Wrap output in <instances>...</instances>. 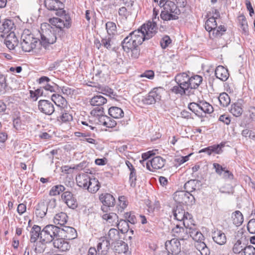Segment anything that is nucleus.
Masks as SVG:
<instances>
[{"instance_id":"nucleus-51","label":"nucleus","mask_w":255,"mask_h":255,"mask_svg":"<svg viewBox=\"0 0 255 255\" xmlns=\"http://www.w3.org/2000/svg\"><path fill=\"white\" fill-rule=\"evenodd\" d=\"M116 226H117L118 229L122 233L127 232L129 229L128 223L125 219H121L120 221L118 220V222Z\"/></svg>"},{"instance_id":"nucleus-39","label":"nucleus","mask_w":255,"mask_h":255,"mask_svg":"<svg viewBox=\"0 0 255 255\" xmlns=\"http://www.w3.org/2000/svg\"><path fill=\"white\" fill-rule=\"evenodd\" d=\"M216 18L214 16H212L208 18L205 22V27L207 31L209 32L210 35L211 36V32L212 30L214 28H216L217 26V23L216 21Z\"/></svg>"},{"instance_id":"nucleus-26","label":"nucleus","mask_w":255,"mask_h":255,"mask_svg":"<svg viewBox=\"0 0 255 255\" xmlns=\"http://www.w3.org/2000/svg\"><path fill=\"white\" fill-rule=\"evenodd\" d=\"M102 218L107 224L115 226L118 222V216L115 213H105L102 215Z\"/></svg>"},{"instance_id":"nucleus-55","label":"nucleus","mask_w":255,"mask_h":255,"mask_svg":"<svg viewBox=\"0 0 255 255\" xmlns=\"http://www.w3.org/2000/svg\"><path fill=\"white\" fill-rule=\"evenodd\" d=\"M245 247L244 244L242 245V242L239 240L234 244L233 248V252L235 254H241Z\"/></svg>"},{"instance_id":"nucleus-14","label":"nucleus","mask_w":255,"mask_h":255,"mask_svg":"<svg viewBox=\"0 0 255 255\" xmlns=\"http://www.w3.org/2000/svg\"><path fill=\"white\" fill-rule=\"evenodd\" d=\"M183 228L177 225L175 227L172 229L171 231L172 235L178 240H187L189 238V228L187 227Z\"/></svg>"},{"instance_id":"nucleus-12","label":"nucleus","mask_w":255,"mask_h":255,"mask_svg":"<svg viewBox=\"0 0 255 255\" xmlns=\"http://www.w3.org/2000/svg\"><path fill=\"white\" fill-rule=\"evenodd\" d=\"M98 255H109L110 251V241L106 237H103L99 239L97 246Z\"/></svg>"},{"instance_id":"nucleus-35","label":"nucleus","mask_w":255,"mask_h":255,"mask_svg":"<svg viewBox=\"0 0 255 255\" xmlns=\"http://www.w3.org/2000/svg\"><path fill=\"white\" fill-rule=\"evenodd\" d=\"M109 114L113 118L120 119L124 116V113L122 109L118 107H112L109 108Z\"/></svg>"},{"instance_id":"nucleus-54","label":"nucleus","mask_w":255,"mask_h":255,"mask_svg":"<svg viewBox=\"0 0 255 255\" xmlns=\"http://www.w3.org/2000/svg\"><path fill=\"white\" fill-rule=\"evenodd\" d=\"M108 69L105 65H102L99 68L96 69L95 70V77L97 78H103L106 75V71Z\"/></svg>"},{"instance_id":"nucleus-44","label":"nucleus","mask_w":255,"mask_h":255,"mask_svg":"<svg viewBox=\"0 0 255 255\" xmlns=\"http://www.w3.org/2000/svg\"><path fill=\"white\" fill-rule=\"evenodd\" d=\"M230 111L234 116L238 117L242 115L243 111L241 104L236 103L232 105Z\"/></svg>"},{"instance_id":"nucleus-37","label":"nucleus","mask_w":255,"mask_h":255,"mask_svg":"<svg viewBox=\"0 0 255 255\" xmlns=\"http://www.w3.org/2000/svg\"><path fill=\"white\" fill-rule=\"evenodd\" d=\"M199 111L205 116L206 114L212 113L214 110L212 106L205 101L199 102Z\"/></svg>"},{"instance_id":"nucleus-62","label":"nucleus","mask_w":255,"mask_h":255,"mask_svg":"<svg viewBox=\"0 0 255 255\" xmlns=\"http://www.w3.org/2000/svg\"><path fill=\"white\" fill-rule=\"evenodd\" d=\"M155 153L153 150L148 151L146 152L143 153L142 154L141 157L142 160H140V163L144 165V163L146 164L147 161L146 160L149 158L152 155H154Z\"/></svg>"},{"instance_id":"nucleus-47","label":"nucleus","mask_w":255,"mask_h":255,"mask_svg":"<svg viewBox=\"0 0 255 255\" xmlns=\"http://www.w3.org/2000/svg\"><path fill=\"white\" fill-rule=\"evenodd\" d=\"M188 107L190 111L193 112L198 117L200 118L204 117V115L202 114V113L199 111V103H191L188 105Z\"/></svg>"},{"instance_id":"nucleus-41","label":"nucleus","mask_w":255,"mask_h":255,"mask_svg":"<svg viewBox=\"0 0 255 255\" xmlns=\"http://www.w3.org/2000/svg\"><path fill=\"white\" fill-rule=\"evenodd\" d=\"M233 222L236 226H240L244 221V218L242 213L240 211H236L232 215Z\"/></svg>"},{"instance_id":"nucleus-33","label":"nucleus","mask_w":255,"mask_h":255,"mask_svg":"<svg viewBox=\"0 0 255 255\" xmlns=\"http://www.w3.org/2000/svg\"><path fill=\"white\" fill-rule=\"evenodd\" d=\"M47 211V205L44 202H41L36 206L35 213L37 217L42 218L45 216Z\"/></svg>"},{"instance_id":"nucleus-17","label":"nucleus","mask_w":255,"mask_h":255,"mask_svg":"<svg viewBox=\"0 0 255 255\" xmlns=\"http://www.w3.org/2000/svg\"><path fill=\"white\" fill-rule=\"evenodd\" d=\"M225 145V142H222L218 144H214L207 147L203 148L199 151V153L206 152L208 155H210L212 153L221 154L223 152L222 148Z\"/></svg>"},{"instance_id":"nucleus-6","label":"nucleus","mask_w":255,"mask_h":255,"mask_svg":"<svg viewBox=\"0 0 255 255\" xmlns=\"http://www.w3.org/2000/svg\"><path fill=\"white\" fill-rule=\"evenodd\" d=\"M122 45L124 51L127 52L131 51V57L134 59L137 58L140 54V49L137 44H134L132 38L128 34L122 42Z\"/></svg>"},{"instance_id":"nucleus-4","label":"nucleus","mask_w":255,"mask_h":255,"mask_svg":"<svg viewBox=\"0 0 255 255\" xmlns=\"http://www.w3.org/2000/svg\"><path fill=\"white\" fill-rule=\"evenodd\" d=\"M61 229L53 225L46 226L41 232L40 242L49 243L57 237H60Z\"/></svg>"},{"instance_id":"nucleus-53","label":"nucleus","mask_w":255,"mask_h":255,"mask_svg":"<svg viewBox=\"0 0 255 255\" xmlns=\"http://www.w3.org/2000/svg\"><path fill=\"white\" fill-rule=\"evenodd\" d=\"M104 108L102 107H97L91 111V114L94 116L98 117L99 121L101 116H104Z\"/></svg>"},{"instance_id":"nucleus-45","label":"nucleus","mask_w":255,"mask_h":255,"mask_svg":"<svg viewBox=\"0 0 255 255\" xmlns=\"http://www.w3.org/2000/svg\"><path fill=\"white\" fill-rule=\"evenodd\" d=\"M195 247L201 255H210V251L205 243H195Z\"/></svg>"},{"instance_id":"nucleus-46","label":"nucleus","mask_w":255,"mask_h":255,"mask_svg":"<svg viewBox=\"0 0 255 255\" xmlns=\"http://www.w3.org/2000/svg\"><path fill=\"white\" fill-rule=\"evenodd\" d=\"M107 239L112 242H115L120 240V233L116 229H111L108 233Z\"/></svg>"},{"instance_id":"nucleus-5","label":"nucleus","mask_w":255,"mask_h":255,"mask_svg":"<svg viewBox=\"0 0 255 255\" xmlns=\"http://www.w3.org/2000/svg\"><path fill=\"white\" fill-rule=\"evenodd\" d=\"M39 39L34 37L32 34L23 33L21 37V47L24 52H30L35 49L36 45L39 43Z\"/></svg>"},{"instance_id":"nucleus-63","label":"nucleus","mask_w":255,"mask_h":255,"mask_svg":"<svg viewBox=\"0 0 255 255\" xmlns=\"http://www.w3.org/2000/svg\"><path fill=\"white\" fill-rule=\"evenodd\" d=\"M136 180V171L135 169H132L130 171L129 174V182L131 186H134L135 185V182Z\"/></svg>"},{"instance_id":"nucleus-43","label":"nucleus","mask_w":255,"mask_h":255,"mask_svg":"<svg viewBox=\"0 0 255 255\" xmlns=\"http://www.w3.org/2000/svg\"><path fill=\"white\" fill-rule=\"evenodd\" d=\"M99 90H100L101 93L108 96L112 99H116L118 97L116 92H115L113 89L108 86L100 87Z\"/></svg>"},{"instance_id":"nucleus-27","label":"nucleus","mask_w":255,"mask_h":255,"mask_svg":"<svg viewBox=\"0 0 255 255\" xmlns=\"http://www.w3.org/2000/svg\"><path fill=\"white\" fill-rule=\"evenodd\" d=\"M87 190L91 193H96L100 189L101 184L95 178H91L87 185Z\"/></svg>"},{"instance_id":"nucleus-24","label":"nucleus","mask_w":255,"mask_h":255,"mask_svg":"<svg viewBox=\"0 0 255 255\" xmlns=\"http://www.w3.org/2000/svg\"><path fill=\"white\" fill-rule=\"evenodd\" d=\"M215 74L216 77L222 81H226L229 76L228 69L221 65L216 68Z\"/></svg>"},{"instance_id":"nucleus-19","label":"nucleus","mask_w":255,"mask_h":255,"mask_svg":"<svg viewBox=\"0 0 255 255\" xmlns=\"http://www.w3.org/2000/svg\"><path fill=\"white\" fill-rule=\"evenodd\" d=\"M4 43L6 46L10 50H11L14 49L15 47L17 46L18 41L15 33L13 32H10L4 39Z\"/></svg>"},{"instance_id":"nucleus-59","label":"nucleus","mask_w":255,"mask_h":255,"mask_svg":"<svg viewBox=\"0 0 255 255\" xmlns=\"http://www.w3.org/2000/svg\"><path fill=\"white\" fill-rule=\"evenodd\" d=\"M171 40L169 36L165 35L160 40V43L163 49H165L171 43Z\"/></svg>"},{"instance_id":"nucleus-38","label":"nucleus","mask_w":255,"mask_h":255,"mask_svg":"<svg viewBox=\"0 0 255 255\" xmlns=\"http://www.w3.org/2000/svg\"><path fill=\"white\" fill-rule=\"evenodd\" d=\"M114 245V250L118 254L125 253L127 251V245L123 241L119 240L115 242H112Z\"/></svg>"},{"instance_id":"nucleus-58","label":"nucleus","mask_w":255,"mask_h":255,"mask_svg":"<svg viewBox=\"0 0 255 255\" xmlns=\"http://www.w3.org/2000/svg\"><path fill=\"white\" fill-rule=\"evenodd\" d=\"M255 248L252 246H247L244 248L241 255H254Z\"/></svg>"},{"instance_id":"nucleus-16","label":"nucleus","mask_w":255,"mask_h":255,"mask_svg":"<svg viewBox=\"0 0 255 255\" xmlns=\"http://www.w3.org/2000/svg\"><path fill=\"white\" fill-rule=\"evenodd\" d=\"M165 162V159L160 156H156L151 160L146 162V168L150 171H152V169H161L164 166Z\"/></svg>"},{"instance_id":"nucleus-2","label":"nucleus","mask_w":255,"mask_h":255,"mask_svg":"<svg viewBox=\"0 0 255 255\" xmlns=\"http://www.w3.org/2000/svg\"><path fill=\"white\" fill-rule=\"evenodd\" d=\"M160 7H163L160 17L163 20H176L179 18L181 10L177 8L175 3L167 0H154Z\"/></svg>"},{"instance_id":"nucleus-28","label":"nucleus","mask_w":255,"mask_h":255,"mask_svg":"<svg viewBox=\"0 0 255 255\" xmlns=\"http://www.w3.org/2000/svg\"><path fill=\"white\" fill-rule=\"evenodd\" d=\"M99 199L101 202L105 206L110 207L114 205L115 198L110 194H102L99 196Z\"/></svg>"},{"instance_id":"nucleus-48","label":"nucleus","mask_w":255,"mask_h":255,"mask_svg":"<svg viewBox=\"0 0 255 255\" xmlns=\"http://www.w3.org/2000/svg\"><path fill=\"white\" fill-rule=\"evenodd\" d=\"M218 100L221 105L223 107H227L231 102L229 96L226 93L220 94L218 97Z\"/></svg>"},{"instance_id":"nucleus-32","label":"nucleus","mask_w":255,"mask_h":255,"mask_svg":"<svg viewBox=\"0 0 255 255\" xmlns=\"http://www.w3.org/2000/svg\"><path fill=\"white\" fill-rule=\"evenodd\" d=\"M61 230L60 234H62V232L65 233V235L64 236L68 240L74 239L77 237L76 231L74 228L69 226H64Z\"/></svg>"},{"instance_id":"nucleus-22","label":"nucleus","mask_w":255,"mask_h":255,"mask_svg":"<svg viewBox=\"0 0 255 255\" xmlns=\"http://www.w3.org/2000/svg\"><path fill=\"white\" fill-rule=\"evenodd\" d=\"M90 177L86 173H81L78 174L76 177V180L78 186L85 189H87V185L89 181H90Z\"/></svg>"},{"instance_id":"nucleus-20","label":"nucleus","mask_w":255,"mask_h":255,"mask_svg":"<svg viewBox=\"0 0 255 255\" xmlns=\"http://www.w3.org/2000/svg\"><path fill=\"white\" fill-rule=\"evenodd\" d=\"M129 34L133 39L134 44H137L138 47L142 43L143 41L147 40L143 32L139 28L131 32Z\"/></svg>"},{"instance_id":"nucleus-61","label":"nucleus","mask_w":255,"mask_h":255,"mask_svg":"<svg viewBox=\"0 0 255 255\" xmlns=\"http://www.w3.org/2000/svg\"><path fill=\"white\" fill-rule=\"evenodd\" d=\"M50 83H46V86H41V88H43L46 91H49L51 92H55L56 89L57 88V85L53 82Z\"/></svg>"},{"instance_id":"nucleus-23","label":"nucleus","mask_w":255,"mask_h":255,"mask_svg":"<svg viewBox=\"0 0 255 255\" xmlns=\"http://www.w3.org/2000/svg\"><path fill=\"white\" fill-rule=\"evenodd\" d=\"M189 90L194 93L193 90L197 89L203 81L202 76L195 75L193 76H189Z\"/></svg>"},{"instance_id":"nucleus-36","label":"nucleus","mask_w":255,"mask_h":255,"mask_svg":"<svg viewBox=\"0 0 255 255\" xmlns=\"http://www.w3.org/2000/svg\"><path fill=\"white\" fill-rule=\"evenodd\" d=\"M14 25L13 22L8 19H4L2 24L0 26V32L7 33L12 29Z\"/></svg>"},{"instance_id":"nucleus-64","label":"nucleus","mask_w":255,"mask_h":255,"mask_svg":"<svg viewBox=\"0 0 255 255\" xmlns=\"http://www.w3.org/2000/svg\"><path fill=\"white\" fill-rule=\"evenodd\" d=\"M248 231L253 234H255V219H252L249 221L247 225Z\"/></svg>"},{"instance_id":"nucleus-11","label":"nucleus","mask_w":255,"mask_h":255,"mask_svg":"<svg viewBox=\"0 0 255 255\" xmlns=\"http://www.w3.org/2000/svg\"><path fill=\"white\" fill-rule=\"evenodd\" d=\"M142 31L147 40L152 38L157 31L156 22L152 18V21L149 20L143 24L139 28Z\"/></svg>"},{"instance_id":"nucleus-29","label":"nucleus","mask_w":255,"mask_h":255,"mask_svg":"<svg viewBox=\"0 0 255 255\" xmlns=\"http://www.w3.org/2000/svg\"><path fill=\"white\" fill-rule=\"evenodd\" d=\"M99 123V124L109 128H114L117 125V123L114 120L111 119V118L106 115L101 116L100 118Z\"/></svg>"},{"instance_id":"nucleus-7","label":"nucleus","mask_w":255,"mask_h":255,"mask_svg":"<svg viewBox=\"0 0 255 255\" xmlns=\"http://www.w3.org/2000/svg\"><path fill=\"white\" fill-rule=\"evenodd\" d=\"M163 92V90L162 88H154L147 95L142 97L141 102L144 105L154 104L160 101Z\"/></svg>"},{"instance_id":"nucleus-34","label":"nucleus","mask_w":255,"mask_h":255,"mask_svg":"<svg viewBox=\"0 0 255 255\" xmlns=\"http://www.w3.org/2000/svg\"><path fill=\"white\" fill-rule=\"evenodd\" d=\"M107 102V100L101 95L94 96L90 101V104L93 106L102 107Z\"/></svg>"},{"instance_id":"nucleus-42","label":"nucleus","mask_w":255,"mask_h":255,"mask_svg":"<svg viewBox=\"0 0 255 255\" xmlns=\"http://www.w3.org/2000/svg\"><path fill=\"white\" fill-rule=\"evenodd\" d=\"M106 29L109 36L113 37L117 32V25L113 21H108L106 23Z\"/></svg>"},{"instance_id":"nucleus-13","label":"nucleus","mask_w":255,"mask_h":255,"mask_svg":"<svg viewBox=\"0 0 255 255\" xmlns=\"http://www.w3.org/2000/svg\"><path fill=\"white\" fill-rule=\"evenodd\" d=\"M166 250L171 255H178L181 251V245L178 239H172L165 244Z\"/></svg>"},{"instance_id":"nucleus-9","label":"nucleus","mask_w":255,"mask_h":255,"mask_svg":"<svg viewBox=\"0 0 255 255\" xmlns=\"http://www.w3.org/2000/svg\"><path fill=\"white\" fill-rule=\"evenodd\" d=\"M173 214L175 219L183 222L184 227H189L193 225V220L192 215L180 207L177 206L174 210Z\"/></svg>"},{"instance_id":"nucleus-57","label":"nucleus","mask_w":255,"mask_h":255,"mask_svg":"<svg viewBox=\"0 0 255 255\" xmlns=\"http://www.w3.org/2000/svg\"><path fill=\"white\" fill-rule=\"evenodd\" d=\"M241 28L245 33L248 31V25L246 18L244 15H241L239 17Z\"/></svg>"},{"instance_id":"nucleus-60","label":"nucleus","mask_w":255,"mask_h":255,"mask_svg":"<svg viewBox=\"0 0 255 255\" xmlns=\"http://www.w3.org/2000/svg\"><path fill=\"white\" fill-rule=\"evenodd\" d=\"M128 202L124 196H122L119 198V206L121 209V212L125 209L128 206Z\"/></svg>"},{"instance_id":"nucleus-25","label":"nucleus","mask_w":255,"mask_h":255,"mask_svg":"<svg viewBox=\"0 0 255 255\" xmlns=\"http://www.w3.org/2000/svg\"><path fill=\"white\" fill-rule=\"evenodd\" d=\"M212 238L217 244L222 245L226 242V237L221 230H216L212 233Z\"/></svg>"},{"instance_id":"nucleus-49","label":"nucleus","mask_w":255,"mask_h":255,"mask_svg":"<svg viewBox=\"0 0 255 255\" xmlns=\"http://www.w3.org/2000/svg\"><path fill=\"white\" fill-rule=\"evenodd\" d=\"M65 187L62 185H57L53 186L49 191L50 196H56L59 195L61 193L64 192Z\"/></svg>"},{"instance_id":"nucleus-30","label":"nucleus","mask_w":255,"mask_h":255,"mask_svg":"<svg viewBox=\"0 0 255 255\" xmlns=\"http://www.w3.org/2000/svg\"><path fill=\"white\" fill-rule=\"evenodd\" d=\"M41 227L38 225H34L31 228L30 233V242L35 243L37 240L41 237Z\"/></svg>"},{"instance_id":"nucleus-31","label":"nucleus","mask_w":255,"mask_h":255,"mask_svg":"<svg viewBox=\"0 0 255 255\" xmlns=\"http://www.w3.org/2000/svg\"><path fill=\"white\" fill-rule=\"evenodd\" d=\"M68 216L65 213L60 212L56 214L53 219L55 225L64 226L67 222Z\"/></svg>"},{"instance_id":"nucleus-15","label":"nucleus","mask_w":255,"mask_h":255,"mask_svg":"<svg viewBox=\"0 0 255 255\" xmlns=\"http://www.w3.org/2000/svg\"><path fill=\"white\" fill-rule=\"evenodd\" d=\"M38 110L46 115H51L55 111L53 104L46 100H41L38 102Z\"/></svg>"},{"instance_id":"nucleus-1","label":"nucleus","mask_w":255,"mask_h":255,"mask_svg":"<svg viewBox=\"0 0 255 255\" xmlns=\"http://www.w3.org/2000/svg\"><path fill=\"white\" fill-rule=\"evenodd\" d=\"M49 21L53 26L48 24L45 29H41V39L39 41V44L45 48L56 42L57 35L61 37L64 35L63 28H68L71 26V18L69 15H65L62 18H50Z\"/></svg>"},{"instance_id":"nucleus-21","label":"nucleus","mask_w":255,"mask_h":255,"mask_svg":"<svg viewBox=\"0 0 255 255\" xmlns=\"http://www.w3.org/2000/svg\"><path fill=\"white\" fill-rule=\"evenodd\" d=\"M52 241L54 247L58 249L59 251L65 252L69 250L70 248L69 243L62 238L57 237Z\"/></svg>"},{"instance_id":"nucleus-52","label":"nucleus","mask_w":255,"mask_h":255,"mask_svg":"<svg viewBox=\"0 0 255 255\" xmlns=\"http://www.w3.org/2000/svg\"><path fill=\"white\" fill-rule=\"evenodd\" d=\"M124 217L128 223L134 224L136 223V218L134 214L131 212L125 213Z\"/></svg>"},{"instance_id":"nucleus-18","label":"nucleus","mask_w":255,"mask_h":255,"mask_svg":"<svg viewBox=\"0 0 255 255\" xmlns=\"http://www.w3.org/2000/svg\"><path fill=\"white\" fill-rule=\"evenodd\" d=\"M189 237L192 238V239L195 241V243H204V237L203 234L198 230H197L195 227V224L193 223L192 226H190L189 227Z\"/></svg>"},{"instance_id":"nucleus-40","label":"nucleus","mask_w":255,"mask_h":255,"mask_svg":"<svg viewBox=\"0 0 255 255\" xmlns=\"http://www.w3.org/2000/svg\"><path fill=\"white\" fill-rule=\"evenodd\" d=\"M51 100L58 107L65 106L67 103L65 99L59 94H53L51 96Z\"/></svg>"},{"instance_id":"nucleus-10","label":"nucleus","mask_w":255,"mask_h":255,"mask_svg":"<svg viewBox=\"0 0 255 255\" xmlns=\"http://www.w3.org/2000/svg\"><path fill=\"white\" fill-rule=\"evenodd\" d=\"M44 4L48 10L56 11V14L60 16V18L67 15L63 10L64 4L60 0H45Z\"/></svg>"},{"instance_id":"nucleus-56","label":"nucleus","mask_w":255,"mask_h":255,"mask_svg":"<svg viewBox=\"0 0 255 255\" xmlns=\"http://www.w3.org/2000/svg\"><path fill=\"white\" fill-rule=\"evenodd\" d=\"M186 192L189 193L194 191L196 189L195 181L194 180H191L187 181L184 186Z\"/></svg>"},{"instance_id":"nucleus-8","label":"nucleus","mask_w":255,"mask_h":255,"mask_svg":"<svg viewBox=\"0 0 255 255\" xmlns=\"http://www.w3.org/2000/svg\"><path fill=\"white\" fill-rule=\"evenodd\" d=\"M174 201L178 204L191 205L195 202L194 197L188 192L184 191H176L173 196Z\"/></svg>"},{"instance_id":"nucleus-3","label":"nucleus","mask_w":255,"mask_h":255,"mask_svg":"<svg viewBox=\"0 0 255 255\" xmlns=\"http://www.w3.org/2000/svg\"><path fill=\"white\" fill-rule=\"evenodd\" d=\"M175 80L177 85L173 86L170 89L172 93L181 96H190L193 94L192 91L189 90V76L187 73L183 72L178 74L175 77Z\"/></svg>"},{"instance_id":"nucleus-50","label":"nucleus","mask_w":255,"mask_h":255,"mask_svg":"<svg viewBox=\"0 0 255 255\" xmlns=\"http://www.w3.org/2000/svg\"><path fill=\"white\" fill-rule=\"evenodd\" d=\"M226 29L224 25H220L216 27L212 30L213 38L215 37H220L226 31Z\"/></svg>"}]
</instances>
